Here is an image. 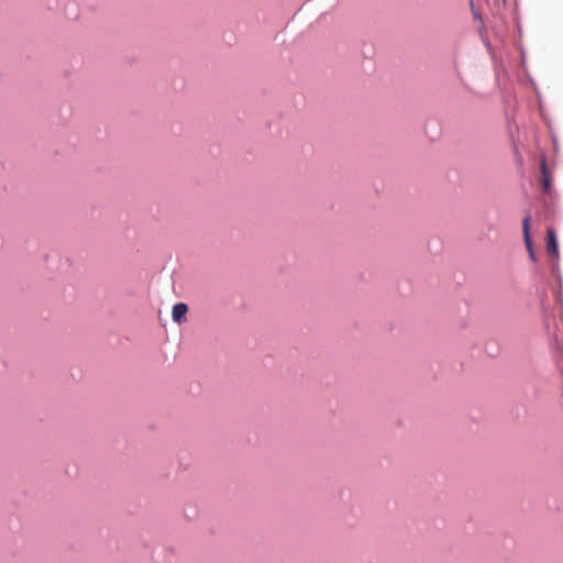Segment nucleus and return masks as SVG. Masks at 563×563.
Here are the masks:
<instances>
[{
	"label": "nucleus",
	"instance_id": "1",
	"mask_svg": "<svg viewBox=\"0 0 563 563\" xmlns=\"http://www.w3.org/2000/svg\"><path fill=\"white\" fill-rule=\"evenodd\" d=\"M547 251L551 257L555 260L559 257L556 235L553 229H548L547 231Z\"/></svg>",
	"mask_w": 563,
	"mask_h": 563
},
{
	"label": "nucleus",
	"instance_id": "2",
	"mask_svg": "<svg viewBox=\"0 0 563 563\" xmlns=\"http://www.w3.org/2000/svg\"><path fill=\"white\" fill-rule=\"evenodd\" d=\"M188 312V306L184 302L176 303L173 307L172 318L174 322L180 324L185 319L186 313Z\"/></svg>",
	"mask_w": 563,
	"mask_h": 563
},
{
	"label": "nucleus",
	"instance_id": "3",
	"mask_svg": "<svg viewBox=\"0 0 563 563\" xmlns=\"http://www.w3.org/2000/svg\"><path fill=\"white\" fill-rule=\"evenodd\" d=\"M540 169H541V181H542L543 190L545 192H549L551 190L552 179L548 172L545 158H542L541 164H540Z\"/></svg>",
	"mask_w": 563,
	"mask_h": 563
},
{
	"label": "nucleus",
	"instance_id": "4",
	"mask_svg": "<svg viewBox=\"0 0 563 563\" xmlns=\"http://www.w3.org/2000/svg\"><path fill=\"white\" fill-rule=\"evenodd\" d=\"M529 224H530V217L527 216L522 220L523 239H525V244L527 246V250L532 249V243H531L530 233H529Z\"/></svg>",
	"mask_w": 563,
	"mask_h": 563
},
{
	"label": "nucleus",
	"instance_id": "5",
	"mask_svg": "<svg viewBox=\"0 0 563 563\" xmlns=\"http://www.w3.org/2000/svg\"><path fill=\"white\" fill-rule=\"evenodd\" d=\"M529 224H530V217L527 216L522 220L523 239H525V244L527 246V250L532 249V243H531L530 233H529Z\"/></svg>",
	"mask_w": 563,
	"mask_h": 563
},
{
	"label": "nucleus",
	"instance_id": "6",
	"mask_svg": "<svg viewBox=\"0 0 563 563\" xmlns=\"http://www.w3.org/2000/svg\"><path fill=\"white\" fill-rule=\"evenodd\" d=\"M528 252H529V256H530V258H531L532 261H534V260H536V255H534L533 249L528 250Z\"/></svg>",
	"mask_w": 563,
	"mask_h": 563
}]
</instances>
